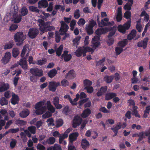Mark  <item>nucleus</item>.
<instances>
[{
    "mask_svg": "<svg viewBox=\"0 0 150 150\" xmlns=\"http://www.w3.org/2000/svg\"><path fill=\"white\" fill-rule=\"evenodd\" d=\"M39 29L42 33L49 31L53 30L55 29V28L54 26H50L51 24V22H50L45 23L44 21L40 20L39 21Z\"/></svg>",
    "mask_w": 150,
    "mask_h": 150,
    "instance_id": "1",
    "label": "nucleus"
},
{
    "mask_svg": "<svg viewBox=\"0 0 150 150\" xmlns=\"http://www.w3.org/2000/svg\"><path fill=\"white\" fill-rule=\"evenodd\" d=\"M94 51V50L92 48L87 47H79L75 52L76 56L79 57L83 54V56L85 57L86 55V53L88 52H91L92 54Z\"/></svg>",
    "mask_w": 150,
    "mask_h": 150,
    "instance_id": "2",
    "label": "nucleus"
},
{
    "mask_svg": "<svg viewBox=\"0 0 150 150\" xmlns=\"http://www.w3.org/2000/svg\"><path fill=\"white\" fill-rule=\"evenodd\" d=\"M60 23L61 25L59 30L60 34L61 35H64V36L63 38V39L64 40L67 38L69 36V34L66 33L69 27L68 25L65 23L63 21H61Z\"/></svg>",
    "mask_w": 150,
    "mask_h": 150,
    "instance_id": "3",
    "label": "nucleus"
},
{
    "mask_svg": "<svg viewBox=\"0 0 150 150\" xmlns=\"http://www.w3.org/2000/svg\"><path fill=\"white\" fill-rule=\"evenodd\" d=\"M14 38L15 41L17 42V45L20 46L23 43L25 38L24 36L23 32H18L14 35Z\"/></svg>",
    "mask_w": 150,
    "mask_h": 150,
    "instance_id": "4",
    "label": "nucleus"
},
{
    "mask_svg": "<svg viewBox=\"0 0 150 150\" xmlns=\"http://www.w3.org/2000/svg\"><path fill=\"white\" fill-rule=\"evenodd\" d=\"M131 21H129L123 25H119L117 28L118 31L122 34H124L126 33V30H128L130 27Z\"/></svg>",
    "mask_w": 150,
    "mask_h": 150,
    "instance_id": "5",
    "label": "nucleus"
},
{
    "mask_svg": "<svg viewBox=\"0 0 150 150\" xmlns=\"http://www.w3.org/2000/svg\"><path fill=\"white\" fill-rule=\"evenodd\" d=\"M39 31L36 28H30L28 31V36L30 38L33 39L35 38L38 35Z\"/></svg>",
    "mask_w": 150,
    "mask_h": 150,
    "instance_id": "6",
    "label": "nucleus"
},
{
    "mask_svg": "<svg viewBox=\"0 0 150 150\" xmlns=\"http://www.w3.org/2000/svg\"><path fill=\"white\" fill-rule=\"evenodd\" d=\"M30 72L35 76L41 77L43 75L42 70L38 68H31L30 69Z\"/></svg>",
    "mask_w": 150,
    "mask_h": 150,
    "instance_id": "7",
    "label": "nucleus"
},
{
    "mask_svg": "<svg viewBox=\"0 0 150 150\" xmlns=\"http://www.w3.org/2000/svg\"><path fill=\"white\" fill-rule=\"evenodd\" d=\"M60 83L59 82L55 81H50L49 83L48 86V88L50 91L55 92L57 87L60 86Z\"/></svg>",
    "mask_w": 150,
    "mask_h": 150,
    "instance_id": "8",
    "label": "nucleus"
},
{
    "mask_svg": "<svg viewBox=\"0 0 150 150\" xmlns=\"http://www.w3.org/2000/svg\"><path fill=\"white\" fill-rule=\"evenodd\" d=\"M45 103L44 101H40L37 103L35 105V108L36 109L35 111L36 114L37 115H40L43 114V112L42 111H39L40 107L44 105Z\"/></svg>",
    "mask_w": 150,
    "mask_h": 150,
    "instance_id": "9",
    "label": "nucleus"
},
{
    "mask_svg": "<svg viewBox=\"0 0 150 150\" xmlns=\"http://www.w3.org/2000/svg\"><path fill=\"white\" fill-rule=\"evenodd\" d=\"M11 56V53L9 52L5 53L4 56L1 60V62L4 64H6L10 61Z\"/></svg>",
    "mask_w": 150,
    "mask_h": 150,
    "instance_id": "10",
    "label": "nucleus"
},
{
    "mask_svg": "<svg viewBox=\"0 0 150 150\" xmlns=\"http://www.w3.org/2000/svg\"><path fill=\"white\" fill-rule=\"evenodd\" d=\"M149 38L146 37L144 38L143 40H141L137 43V46L139 47H142L144 49H145L147 46Z\"/></svg>",
    "mask_w": 150,
    "mask_h": 150,
    "instance_id": "11",
    "label": "nucleus"
},
{
    "mask_svg": "<svg viewBox=\"0 0 150 150\" xmlns=\"http://www.w3.org/2000/svg\"><path fill=\"white\" fill-rule=\"evenodd\" d=\"M76 73L74 69L69 71L65 75V78L68 79H72L76 76Z\"/></svg>",
    "mask_w": 150,
    "mask_h": 150,
    "instance_id": "12",
    "label": "nucleus"
},
{
    "mask_svg": "<svg viewBox=\"0 0 150 150\" xmlns=\"http://www.w3.org/2000/svg\"><path fill=\"white\" fill-rule=\"evenodd\" d=\"M59 99L57 96L53 98V103L55 107L57 109H61L62 106L61 104H59Z\"/></svg>",
    "mask_w": 150,
    "mask_h": 150,
    "instance_id": "13",
    "label": "nucleus"
},
{
    "mask_svg": "<svg viewBox=\"0 0 150 150\" xmlns=\"http://www.w3.org/2000/svg\"><path fill=\"white\" fill-rule=\"evenodd\" d=\"M19 98V96L14 93H13L11 98V103L13 105H15L18 103Z\"/></svg>",
    "mask_w": 150,
    "mask_h": 150,
    "instance_id": "14",
    "label": "nucleus"
},
{
    "mask_svg": "<svg viewBox=\"0 0 150 150\" xmlns=\"http://www.w3.org/2000/svg\"><path fill=\"white\" fill-rule=\"evenodd\" d=\"M122 128V124L120 122L117 123L115 127H112L111 129L112 130L115 134L113 136V137L116 136L118 133V130Z\"/></svg>",
    "mask_w": 150,
    "mask_h": 150,
    "instance_id": "15",
    "label": "nucleus"
},
{
    "mask_svg": "<svg viewBox=\"0 0 150 150\" xmlns=\"http://www.w3.org/2000/svg\"><path fill=\"white\" fill-rule=\"evenodd\" d=\"M38 7L40 8H46L48 6V4L47 0H42L39 1L38 3Z\"/></svg>",
    "mask_w": 150,
    "mask_h": 150,
    "instance_id": "16",
    "label": "nucleus"
},
{
    "mask_svg": "<svg viewBox=\"0 0 150 150\" xmlns=\"http://www.w3.org/2000/svg\"><path fill=\"white\" fill-rule=\"evenodd\" d=\"M116 31V27L115 26L109 27V31L110 32L107 38H113L112 36L115 34Z\"/></svg>",
    "mask_w": 150,
    "mask_h": 150,
    "instance_id": "17",
    "label": "nucleus"
},
{
    "mask_svg": "<svg viewBox=\"0 0 150 150\" xmlns=\"http://www.w3.org/2000/svg\"><path fill=\"white\" fill-rule=\"evenodd\" d=\"M19 64L21 66L23 69L26 70L27 69L28 66L27 62L25 58H22L21 59Z\"/></svg>",
    "mask_w": 150,
    "mask_h": 150,
    "instance_id": "18",
    "label": "nucleus"
},
{
    "mask_svg": "<svg viewBox=\"0 0 150 150\" xmlns=\"http://www.w3.org/2000/svg\"><path fill=\"white\" fill-rule=\"evenodd\" d=\"M82 147L85 150L89 146V142L85 138L82 139L81 143Z\"/></svg>",
    "mask_w": 150,
    "mask_h": 150,
    "instance_id": "19",
    "label": "nucleus"
},
{
    "mask_svg": "<svg viewBox=\"0 0 150 150\" xmlns=\"http://www.w3.org/2000/svg\"><path fill=\"white\" fill-rule=\"evenodd\" d=\"M79 136V134L78 132L73 133L71 134L69 136V139L70 142L72 143L73 142L75 141L77 139Z\"/></svg>",
    "mask_w": 150,
    "mask_h": 150,
    "instance_id": "20",
    "label": "nucleus"
},
{
    "mask_svg": "<svg viewBox=\"0 0 150 150\" xmlns=\"http://www.w3.org/2000/svg\"><path fill=\"white\" fill-rule=\"evenodd\" d=\"M91 113V111L89 108H86L84 110L82 113L81 115V117L83 118H85L88 117Z\"/></svg>",
    "mask_w": 150,
    "mask_h": 150,
    "instance_id": "21",
    "label": "nucleus"
},
{
    "mask_svg": "<svg viewBox=\"0 0 150 150\" xmlns=\"http://www.w3.org/2000/svg\"><path fill=\"white\" fill-rule=\"evenodd\" d=\"M47 107L48 110L50 111L52 113L55 112V109L51 104V102L50 100L47 101Z\"/></svg>",
    "mask_w": 150,
    "mask_h": 150,
    "instance_id": "22",
    "label": "nucleus"
},
{
    "mask_svg": "<svg viewBox=\"0 0 150 150\" xmlns=\"http://www.w3.org/2000/svg\"><path fill=\"white\" fill-rule=\"evenodd\" d=\"M117 96V94L115 93H107L105 96L106 100H109Z\"/></svg>",
    "mask_w": 150,
    "mask_h": 150,
    "instance_id": "23",
    "label": "nucleus"
},
{
    "mask_svg": "<svg viewBox=\"0 0 150 150\" xmlns=\"http://www.w3.org/2000/svg\"><path fill=\"white\" fill-rule=\"evenodd\" d=\"M30 113L28 109H26L23 110L19 113L20 116L22 118L26 117Z\"/></svg>",
    "mask_w": 150,
    "mask_h": 150,
    "instance_id": "24",
    "label": "nucleus"
},
{
    "mask_svg": "<svg viewBox=\"0 0 150 150\" xmlns=\"http://www.w3.org/2000/svg\"><path fill=\"white\" fill-rule=\"evenodd\" d=\"M9 88V86L7 83H4L0 87V92L7 90Z\"/></svg>",
    "mask_w": 150,
    "mask_h": 150,
    "instance_id": "25",
    "label": "nucleus"
},
{
    "mask_svg": "<svg viewBox=\"0 0 150 150\" xmlns=\"http://www.w3.org/2000/svg\"><path fill=\"white\" fill-rule=\"evenodd\" d=\"M57 72L56 69H53L48 72V75L50 78H52L57 74Z\"/></svg>",
    "mask_w": 150,
    "mask_h": 150,
    "instance_id": "26",
    "label": "nucleus"
},
{
    "mask_svg": "<svg viewBox=\"0 0 150 150\" xmlns=\"http://www.w3.org/2000/svg\"><path fill=\"white\" fill-rule=\"evenodd\" d=\"M114 79L113 76H108L107 75H105L103 79L104 81L107 83H111Z\"/></svg>",
    "mask_w": 150,
    "mask_h": 150,
    "instance_id": "27",
    "label": "nucleus"
},
{
    "mask_svg": "<svg viewBox=\"0 0 150 150\" xmlns=\"http://www.w3.org/2000/svg\"><path fill=\"white\" fill-rule=\"evenodd\" d=\"M93 28L92 27L86 24L85 29L88 35H90L93 33Z\"/></svg>",
    "mask_w": 150,
    "mask_h": 150,
    "instance_id": "28",
    "label": "nucleus"
},
{
    "mask_svg": "<svg viewBox=\"0 0 150 150\" xmlns=\"http://www.w3.org/2000/svg\"><path fill=\"white\" fill-rule=\"evenodd\" d=\"M13 41H10L8 43L5 45L4 46V49L5 50H7L11 49L13 47Z\"/></svg>",
    "mask_w": 150,
    "mask_h": 150,
    "instance_id": "29",
    "label": "nucleus"
},
{
    "mask_svg": "<svg viewBox=\"0 0 150 150\" xmlns=\"http://www.w3.org/2000/svg\"><path fill=\"white\" fill-rule=\"evenodd\" d=\"M64 123L63 120L62 119H58L55 121L56 127L58 128L61 126L63 125Z\"/></svg>",
    "mask_w": 150,
    "mask_h": 150,
    "instance_id": "30",
    "label": "nucleus"
},
{
    "mask_svg": "<svg viewBox=\"0 0 150 150\" xmlns=\"http://www.w3.org/2000/svg\"><path fill=\"white\" fill-rule=\"evenodd\" d=\"M127 40L125 39L123 40L119 41L118 43V45L123 49V48L127 44Z\"/></svg>",
    "mask_w": 150,
    "mask_h": 150,
    "instance_id": "31",
    "label": "nucleus"
},
{
    "mask_svg": "<svg viewBox=\"0 0 150 150\" xmlns=\"http://www.w3.org/2000/svg\"><path fill=\"white\" fill-rule=\"evenodd\" d=\"M28 131L30 132L31 134H35L36 132V127L33 126H31L28 127L27 128Z\"/></svg>",
    "mask_w": 150,
    "mask_h": 150,
    "instance_id": "32",
    "label": "nucleus"
},
{
    "mask_svg": "<svg viewBox=\"0 0 150 150\" xmlns=\"http://www.w3.org/2000/svg\"><path fill=\"white\" fill-rule=\"evenodd\" d=\"M21 15L23 16H25L27 15L28 13V10L25 6L22 7L21 9Z\"/></svg>",
    "mask_w": 150,
    "mask_h": 150,
    "instance_id": "33",
    "label": "nucleus"
},
{
    "mask_svg": "<svg viewBox=\"0 0 150 150\" xmlns=\"http://www.w3.org/2000/svg\"><path fill=\"white\" fill-rule=\"evenodd\" d=\"M81 37L80 36H78L74 39L72 41L73 42V45L77 47L79 44V41L81 39Z\"/></svg>",
    "mask_w": 150,
    "mask_h": 150,
    "instance_id": "34",
    "label": "nucleus"
},
{
    "mask_svg": "<svg viewBox=\"0 0 150 150\" xmlns=\"http://www.w3.org/2000/svg\"><path fill=\"white\" fill-rule=\"evenodd\" d=\"M12 51L13 56L14 57H16L20 53L18 49L17 48H13Z\"/></svg>",
    "mask_w": 150,
    "mask_h": 150,
    "instance_id": "35",
    "label": "nucleus"
},
{
    "mask_svg": "<svg viewBox=\"0 0 150 150\" xmlns=\"http://www.w3.org/2000/svg\"><path fill=\"white\" fill-rule=\"evenodd\" d=\"M14 22L16 23H18L20 22L21 21L22 19L21 15L19 14V15H15L14 16Z\"/></svg>",
    "mask_w": 150,
    "mask_h": 150,
    "instance_id": "36",
    "label": "nucleus"
},
{
    "mask_svg": "<svg viewBox=\"0 0 150 150\" xmlns=\"http://www.w3.org/2000/svg\"><path fill=\"white\" fill-rule=\"evenodd\" d=\"M63 49V46L62 45H61L56 50L57 55L59 57L61 56Z\"/></svg>",
    "mask_w": 150,
    "mask_h": 150,
    "instance_id": "37",
    "label": "nucleus"
},
{
    "mask_svg": "<svg viewBox=\"0 0 150 150\" xmlns=\"http://www.w3.org/2000/svg\"><path fill=\"white\" fill-rule=\"evenodd\" d=\"M16 124L18 125L23 126L26 124V122L22 120H17L16 121Z\"/></svg>",
    "mask_w": 150,
    "mask_h": 150,
    "instance_id": "38",
    "label": "nucleus"
},
{
    "mask_svg": "<svg viewBox=\"0 0 150 150\" xmlns=\"http://www.w3.org/2000/svg\"><path fill=\"white\" fill-rule=\"evenodd\" d=\"M0 104L2 106L6 105L8 104V100L4 97H2L0 100Z\"/></svg>",
    "mask_w": 150,
    "mask_h": 150,
    "instance_id": "39",
    "label": "nucleus"
},
{
    "mask_svg": "<svg viewBox=\"0 0 150 150\" xmlns=\"http://www.w3.org/2000/svg\"><path fill=\"white\" fill-rule=\"evenodd\" d=\"M115 51L116 52V55H118L123 51V49L120 47H117L115 48Z\"/></svg>",
    "mask_w": 150,
    "mask_h": 150,
    "instance_id": "40",
    "label": "nucleus"
},
{
    "mask_svg": "<svg viewBox=\"0 0 150 150\" xmlns=\"http://www.w3.org/2000/svg\"><path fill=\"white\" fill-rule=\"evenodd\" d=\"M139 138L137 139V141L138 142L141 141L143 139V138H145L146 136L145 135V134L144 132H139Z\"/></svg>",
    "mask_w": 150,
    "mask_h": 150,
    "instance_id": "41",
    "label": "nucleus"
},
{
    "mask_svg": "<svg viewBox=\"0 0 150 150\" xmlns=\"http://www.w3.org/2000/svg\"><path fill=\"white\" fill-rule=\"evenodd\" d=\"M29 10L32 12L38 13L40 11V10L37 8V7L34 6H29Z\"/></svg>",
    "mask_w": 150,
    "mask_h": 150,
    "instance_id": "42",
    "label": "nucleus"
},
{
    "mask_svg": "<svg viewBox=\"0 0 150 150\" xmlns=\"http://www.w3.org/2000/svg\"><path fill=\"white\" fill-rule=\"evenodd\" d=\"M54 120L52 118H50L47 119L46 122L49 123H48V126H54L55 125L54 123Z\"/></svg>",
    "mask_w": 150,
    "mask_h": 150,
    "instance_id": "43",
    "label": "nucleus"
},
{
    "mask_svg": "<svg viewBox=\"0 0 150 150\" xmlns=\"http://www.w3.org/2000/svg\"><path fill=\"white\" fill-rule=\"evenodd\" d=\"M92 42L93 44V49H94V50L97 48L98 47L101 45L100 42L99 41H92Z\"/></svg>",
    "mask_w": 150,
    "mask_h": 150,
    "instance_id": "44",
    "label": "nucleus"
},
{
    "mask_svg": "<svg viewBox=\"0 0 150 150\" xmlns=\"http://www.w3.org/2000/svg\"><path fill=\"white\" fill-rule=\"evenodd\" d=\"M11 140L12 141L10 142V146L11 149H13L15 146L17 141L16 139H11Z\"/></svg>",
    "mask_w": 150,
    "mask_h": 150,
    "instance_id": "45",
    "label": "nucleus"
},
{
    "mask_svg": "<svg viewBox=\"0 0 150 150\" xmlns=\"http://www.w3.org/2000/svg\"><path fill=\"white\" fill-rule=\"evenodd\" d=\"M83 83L84 86H90L92 84V81L88 79L84 80L83 81Z\"/></svg>",
    "mask_w": 150,
    "mask_h": 150,
    "instance_id": "46",
    "label": "nucleus"
},
{
    "mask_svg": "<svg viewBox=\"0 0 150 150\" xmlns=\"http://www.w3.org/2000/svg\"><path fill=\"white\" fill-rule=\"evenodd\" d=\"M114 39L113 38H108L107 42L109 46L112 45L114 42Z\"/></svg>",
    "mask_w": 150,
    "mask_h": 150,
    "instance_id": "47",
    "label": "nucleus"
},
{
    "mask_svg": "<svg viewBox=\"0 0 150 150\" xmlns=\"http://www.w3.org/2000/svg\"><path fill=\"white\" fill-rule=\"evenodd\" d=\"M52 113L49 111L46 112L44 114L42 115V117L43 119H46L51 116Z\"/></svg>",
    "mask_w": 150,
    "mask_h": 150,
    "instance_id": "48",
    "label": "nucleus"
},
{
    "mask_svg": "<svg viewBox=\"0 0 150 150\" xmlns=\"http://www.w3.org/2000/svg\"><path fill=\"white\" fill-rule=\"evenodd\" d=\"M55 10L60 9V11H63L65 9L64 6L61 5H56L54 8Z\"/></svg>",
    "mask_w": 150,
    "mask_h": 150,
    "instance_id": "49",
    "label": "nucleus"
},
{
    "mask_svg": "<svg viewBox=\"0 0 150 150\" xmlns=\"http://www.w3.org/2000/svg\"><path fill=\"white\" fill-rule=\"evenodd\" d=\"M85 89H86L87 92L89 93H91L94 90L93 87L91 86L85 87Z\"/></svg>",
    "mask_w": 150,
    "mask_h": 150,
    "instance_id": "50",
    "label": "nucleus"
},
{
    "mask_svg": "<svg viewBox=\"0 0 150 150\" xmlns=\"http://www.w3.org/2000/svg\"><path fill=\"white\" fill-rule=\"evenodd\" d=\"M72 58V56L70 54L66 55L63 57L64 60L66 62H67L70 60Z\"/></svg>",
    "mask_w": 150,
    "mask_h": 150,
    "instance_id": "51",
    "label": "nucleus"
},
{
    "mask_svg": "<svg viewBox=\"0 0 150 150\" xmlns=\"http://www.w3.org/2000/svg\"><path fill=\"white\" fill-rule=\"evenodd\" d=\"M55 141V139L53 137H50L47 139V142L48 144H54Z\"/></svg>",
    "mask_w": 150,
    "mask_h": 150,
    "instance_id": "52",
    "label": "nucleus"
},
{
    "mask_svg": "<svg viewBox=\"0 0 150 150\" xmlns=\"http://www.w3.org/2000/svg\"><path fill=\"white\" fill-rule=\"evenodd\" d=\"M47 62V60L46 59H42V60H39L37 61V64L39 65H42L45 64Z\"/></svg>",
    "mask_w": 150,
    "mask_h": 150,
    "instance_id": "53",
    "label": "nucleus"
},
{
    "mask_svg": "<svg viewBox=\"0 0 150 150\" xmlns=\"http://www.w3.org/2000/svg\"><path fill=\"white\" fill-rule=\"evenodd\" d=\"M61 83L62 86L66 87L69 86V81L65 79H63L61 81Z\"/></svg>",
    "mask_w": 150,
    "mask_h": 150,
    "instance_id": "54",
    "label": "nucleus"
},
{
    "mask_svg": "<svg viewBox=\"0 0 150 150\" xmlns=\"http://www.w3.org/2000/svg\"><path fill=\"white\" fill-rule=\"evenodd\" d=\"M88 25L93 28L94 26L97 25V24L96 22L92 19L89 21V24Z\"/></svg>",
    "mask_w": 150,
    "mask_h": 150,
    "instance_id": "55",
    "label": "nucleus"
},
{
    "mask_svg": "<svg viewBox=\"0 0 150 150\" xmlns=\"http://www.w3.org/2000/svg\"><path fill=\"white\" fill-rule=\"evenodd\" d=\"M124 16L127 19H129L131 17V13L129 11H126L125 13Z\"/></svg>",
    "mask_w": 150,
    "mask_h": 150,
    "instance_id": "56",
    "label": "nucleus"
},
{
    "mask_svg": "<svg viewBox=\"0 0 150 150\" xmlns=\"http://www.w3.org/2000/svg\"><path fill=\"white\" fill-rule=\"evenodd\" d=\"M69 111V108L68 106H66L63 110V112L65 115H68Z\"/></svg>",
    "mask_w": 150,
    "mask_h": 150,
    "instance_id": "57",
    "label": "nucleus"
},
{
    "mask_svg": "<svg viewBox=\"0 0 150 150\" xmlns=\"http://www.w3.org/2000/svg\"><path fill=\"white\" fill-rule=\"evenodd\" d=\"M85 23V19L83 18H81L79 20L78 22V24L79 26H81L84 25Z\"/></svg>",
    "mask_w": 150,
    "mask_h": 150,
    "instance_id": "58",
    "label": "nucleus"
},
{
    "mask_svg": "<svg viewBox=\"0 0 150 150\" xmlns=\"http://www.w3.org/2000/svg\"><path fill=\"white\" fill-rule=\"evenodd\" d=\"M79 10L76 9L74 13V17L75 18L77 19L79 18L80 16Z\"/></svg>",
    "mask_w": 150,
    "mask_h": 150,
    "instance_id": "59",
    "label": "nucleus"
},
{
    "mask_svg": "<svg viewBox=\"0 0 150 150\" xmlns=\"http://www.w3.org/2000/svg\"><path fill=\"white\" fill-rule=\"evenodd\" d=\"M37 148L38 150H45V146L40 144H38L37 145Z\"/></svg>",
    "mask_w": 150,
    "mask_h": 150,
    "instance_id": "60",
    "label": "nucleus"
},
{
    "mask_svg": "<svg viewBox=\"0 0 150 150\" xmlns=\"http://www.w3.org/2000/svg\"><path fill=\"white\" fill-rule=\"evenodd\" d=\"M109 28L105 27L101 28V31L102 34H105L106 33L108 32Z\"/></svg>",
    "mask_w": 150,
    "mask_h": 150,
    "instance_id": "61",
    "label": "nucleus"
},
{
    "mask_svg": "<svg viewBox=\"0 0 150 150\" xmlns=\"http://www.w3.org/2000/svg\"><path fill=\"white\" fill-rule=\"evenodd\" d=\"M18 28L17 25H11L10 27L9 30L10 31H12L16 30Z\"/></svg>",
    "mask_w": 150,
    "mask_h": 150,
    "instance_id": "62",
    "label": "nucleus"
},
{
    "mask_svg": "<svg viewBox=\"0 0 150 150\" xmlns=\"http://www.w3.org/2000/svg\"><path fill=\"white\" fill-rule=\"evenodd\" d=\"M12 123L13 121L12 120H10L8 121L6 123V125L4 127L5 129H8Z\"/></svg>",
    "mask_w": 150,
    "mask_h": 150,
    "instance_id": "63",
    "label": "nucleus"
},
{
    "mask_svg": "<svg viewBox=\"0 0 150 150\" xmlns=\"http://www.w3.org/2000/svg\"><path fill=\"white\" fill-rule=\"evenodd\" d=\"M132 6V5L127 3L124 6V8L126 10L129 11L131 9Z\"/></svg>",
    "mask_w": 150,
    "mask_h": 150,
    "instance_id": "64",
    "label": "nucleus"
}]
</instances>
